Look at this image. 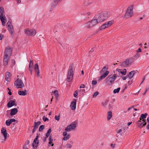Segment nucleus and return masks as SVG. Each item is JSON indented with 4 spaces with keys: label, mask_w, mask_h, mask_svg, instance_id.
<instances>
[{
    "label": "nucleus",
    "mask_w": 149,
    "mask_h": 149,
    "mask_svg": "<svg viewBox=\"0 0 149 149\" xmlns=\"http://www.w3.org/2000/svg\"><path fill=\"white\" fill-rule=\"evenodd\" d=\"M81 91L84 93H85V90L84 89H83L81 90H80L79 91Z\"/></svg>",
    "instance_id": "69168bd1"
},
{
    "label": "nucleus",
    "mask_w": 149,
    "mask_h": 149,
    "mask_svg": "<svg viewBox=\"0 0 149 149\" xmlns=\"http://www.w3.org/2000/svg\"><path fill=\"white\" fill-rule=\"evenodd\" d=\"M8 94L10 95H12V93L10 91H9L8 92Z\"/></svg>",
    "instance_id": "774afa93"
},
{
    "label": "nucleus",
    "mask_w": 149,
    "mask_h": 149,
    "mask_svg": "<svg viewBox=\"0 0 149 149\" xmlns=\"http://www.w3.org/2000/svg\"><path fill=\"white\" fill-rule=\"evenodd\" d=\"M27 92L26 90H25L24 91H19L18 92V94L20 95L25 96Z\"/></svg>",
    "instance_id": "412c9836"
},
{
    "label": "nucleus",
    "mask_w": 149,
    "mask_h": 149,
    "mask_svg": "<svg viewBox=\"0 0 149 149\" xmlns=\"http://www.w3.org/2000/svg\"><path fill=\"white\" fill-rule=\"evenodd\" d=\"M4 13V9L2 7H0V14Z\"/></svg>",
    "instance_id": "4c0bfd02"
},
{
    "label": "nucleus",
    "mask_w": 149,
    "mask_h": 149,
    "mask_svg": "<svg viewBox=\"0 0 149 149\" xmlns=\"http://www.w3.org/2000/svg\"><path fill=\"white\" fill-rule=\"evenodd\" d=\"M127 78H128V77H127V75L125 77H122V79L123 80H126Z\"/></svg>",
    "instance_id": "6e6d98bb"
},
{
    "label": "nucleus",
    "mask_w": 149,
    "mask_h": 149,
    "mask_svg": "<svg viewBox=\"0 0 149 149\" xmlns=\"http://www.w3.org/2000/svg\"><path fill=\"white\" fill-rule=\"evenodd\" d=\"M38 136L37 135L33 141L32 146L34 148H36L38 146V144L39 143V141L38 140Z\"/></svg>",
    "instance_id": "4468645a"
},
{
    "label": "nucleus",
    "mask_w": 149,
    "mask_h": 149,
    "mask_svg": "<svg viewBox=\"0 0 149 149\" xmlns=\"http://www.w3.org/2000/svg\"><path fill=\"white\" fill-rule=\"evenodd\" d=\"M6 17L4 15V13H1L0 14V19L1 18H5Z\"/></svg>",
    "instance_id": "79ce46f5"
},
{
    "label": "nucleus",
    "mask_w": 149,
    "mask_h": 149,
    "mask_svg": "<svg viewBox=\"0 0 149 149\" xmlns=\"http://www.w3.org/2000/svg\"><path fill=\"white\" fill-rule=\"evenodd\" d=\"M43 120L44 121H48L49 119L47 118L45 116H43L42 118Z\"/></svg>",
    "instance_id": "a19ab883"
},
{
    "label": "nucleus",
    "mask_w": 149,
    "mask_h": 149,
    "mask_svg": "<svg viewBox=\"0 0 149 149\" xmlns=\"http://www.w3.org/2000/svg\"><path fill=\"white\" fill-rule=\"evenodd\" d=\"M145 76H144L143 78V80H142V81L141 82L140 84H142L143 83V81H144V80L145 79Z\"/></svg>",
    "instance_id": "680f3d73"
},
{
    "label": "nucleus",
    "mask_w": 149,
    "mask_h": 149,
    "mask_svg": "<svg viewBox=\"0 0 149 149\" xmlns=\"http://www.w3.org/2000/svg\"><path fill=\"white\" fill-rule=\"evenodd\" d=\"M8 29L11 34L12 35L13 33L14 30L13 26H12V27L10 26V27H8Z\"/></svg>",
    "instance_id": "bb28decb"
},
{
    "label": "nucleus",
    "mask_w": 149,
    "mask_h": 149,
    "mask_svg": "<svg viewBox=\"0 0 149 149\" xmlns=\"http://www.w3.org/2000/svg\"><path fill=\"white\" fill-rule=\"evenodd\" d=\"M87 15H89L91 14V13L90 12H87Z\"/></svg>",
    "instance_id": "0e129e2a"
},
{
    "label": "nucleus",
    "mask_w": 149,
    "mask_h": 149,
    "mask_svg": "<svg viewBox=\"0 0 149 149\" xmlns=\"http://www.w3.org/2000/svg\"><path fill=\"white\" fill-rule=\"evenodd\" d=\"M147 121L148 123V124L147 126V128L148 129H149V116L147 118Z\"/></svg>",
    "instance_id": "09e8293b"
},
{
    "label": "nucleus",
    "mask_w": 149,
    "mask_h": 149,
    "mask_svg": "<svg viewBox=\"0 0 149 149\" xmlns=\"http://www.w3.org/2000/svg\"><path fill=\"white\" fill-rule=\"evenodd\" d=\"M24 31L26 35L29 36H34L36 33V31L33 29H24Z\"/></svg>",
    "instance_id": "1a4fd4ad"
},
{
    "label": "nucleus",
    "mask_w": 149,
    "mask_h": 149,
    "mask_svg": "<svg viewBox=\"0 0 149 149\" xmlns=\"http://www.w3.org/2000/svg\"><path fill=\"white\" fill-rule=\"evenodd\" d=\"M41 123V122L39 121L35 122L34 127L37 128L38 126Z\"/></svg>",
    "instance_id": "c756f323"
},
{
    "label": "nucleus",
    "mask_w": 149,
    "mask_h": 149,
    "mask_svg": "<svg viewBox=\"0 0 149 149\" xmlns=\"http://www.w3.org/2000/svg\"><path fill=\"white\" fill-rule=\"evenodd\" d=\"M109 16V13L104 12L96 15L94 17L98 23L102 22L107 19Z\"/></svg>",
    "instance_id": "f257e3e1"
},
{
    "label": "nucleus",
    "mask_w": 149,
    "mask_h": 149,
    "mask_svg": "<svg viewBox=\"0 0 149 149\" xmlns=\"http://www.w3.org/2000/svg\"><path fill=\"white\" fill-rule=\"evenodd\" d=\"M137 126L139 128H141L143 127V123H141L140 120H138L136 122Z\"/></svg>",
    "instance_id": "393cba45"
},
{
    "label": "nucleus",
    "mask_w": 149,
    "mask_h": 149,
    "mask_svg": "<svg viewBox=\"0 0 149 149\" xmlns=\"http://www.w3.org/2000/svg\"><path fill=\"white\" fill-rule=\"evenodd\" d=\"M34 69L37 77H40V70L38 66L37 63L35 64L34 67Z\"/></svg>",
    "instance_id": "2eb2a0df"
},
{
    "label": "nucleus",
    "mask_w": 149,
    "mask_h": 149,
    "mask_svg": "<svg viewBox=\"0 0 149 149\" xmlns=\"http://www.w3.org/2000/svg\"><path fill=\"white\" fill-rule=\"evenodd\" d=\"M134 61V58L132 57L126 59L125 61L122 63H120V66L125 67L131 65Z\"/></svg>",
    "instance_id": "0eeeda50"
},
{
    "label": "nucleus",
    "mask_w": 149,
    "mask_h": 149,
    "mask_svg": "<svg viewBox=\"0 0 149 149\" xmlns=\"http://www.w3.org/2000/svg\"><path fill=\"white\" fill-rule=\"evenodd\" d=\"M108 69V65L105 66L102 69L100 72L103 73V74H102L100 76L99 79V81H100L102 79L105 78L108 75L109 73V72L107 71Z\"/></svg>",
    "instance_id": "39448f33"
},
{
    "label": "nucleus",
    "mask_w": 149,
    "mask_h": 149,
    "mask_svg": "<svg viewBox=\"0 0 149 149\" xmlns=\"http://www.w3.org/2000/svg\"><path fill=\"white\" fill-rule=\"evenodd\" d=\"M97 83V81L96 80H93L92 81V84L93 85H95Z\"/></svg>",
    "instance_id": "8fccbe9b"
},
{
    "label": "nucleus",
    "mask_w": 149,
    "mask_h": 149,
    "mask_svg": "<svg viewBox=\"0 0 149 149\" xmlns=\"http://www.w3.org/2000/svg\"><path fill=\"white\" fill-rule=\"evenodd\" d=\"M70 107L71 109L72 110H74L76 108V102H71L70 105Z\"/></svg>",
    "instance_id": "4be33fe9"
},
{
    "label": "nucleus",
    "mask_w": 149,
    "mask_h": 149,
    "mask_svg": "<svg viewBox=\"0 0 149 149\" xmlns=\"http://www.w3.org/2000/svg\"><path fill=\"white\" fill-rule=\"evenodd\" d=\"M118 77V75L116 74L111 75L107 77L104 80V82L107 85L111 86Z\"/></svg>",
    "instance_id": "7ed1b4c3"
},
{
    "label": "nucleus",
    "mask_w": 149,
    "mask_h": 149,
    "mask_svg": "<svg viewBox=\"0 0 149 149\" xmlns=\"http://www.w3.org/2000/svg\"><path fill=\"white\" fill-rule=\"evenodd\" d=\"M141 52V48H139L138 50H137L136 52L137 53L140 52Z\"/></svg>",
    "instance_id": "13d9d810"
},
{
    "label": "nucleus",
    "mask_w": 149,
    "mask_h": 149,
    "mask_svg": "<svg viewBox=\"0 0 149 149\" xmlns=\"http://www.w3.org/2000/svg\"><path fill=\"white\" fill-rule=\"evenodd\" d=\"M1 132L3 134L4 137V140L5 141L7 137V133L6 130L4 128H2L1 129Z\"/></svg>",
    "instance_id": "f3484780"
},
{
    "label": "nucleus",
    "mask_w": 149,
    "mask_h": 149,
    "mask_svg": "<svg viewBox=\"0 0 149 149\" xmlns=\"http://www.w3.org/2000/svg\"><path fill=\"white\" fill-rule=\"evenodd\" d=\"M107 103L108 101H107L102 102V105L103 107H105L107 104Z\"/></svg>",
    "instance_id": "c9c22d12"
},
{
    "label": "nucleus",
    "mask_w": 149,
    "mask_h": 149,
    "mask_svg": "<svg viewBox=\"0 0 149 149\" xmlns=\"http://www.w3.org/2000/svg\"><path fill=\"white\" fill-rule=\"evenodd\" d=\"M107 120H109L112 117V112L111 111H108L107 113Z\"/></svg>",
    "instance_id": "b1692460"
},
{
    "label": "nucleus",
    "mask_w": 149,
    "mask_h": 149,
    "mask_svg": "<svg viewBox=\"0 0 149 149\" xmlns=\"http://www.w3.org/2000/svg\"><path fill=\"white\" fill-rule=\"evenodd\" d=\"M54 94L55 96L57 98L58 97V91L57 90H56L54 91Z\"/></svg>",
    "instance_id": "f704fd0d"
},
{
    "label": "nucleus",
    "mask_w": 149,
    "mask_h": 149,
    "mask_svg": "<svg viewBox=\"0 0 149 149\" xmlns=\"http://www.w3.org/2000/svg\"><path fill=\"white\" fill-rule=\"evenodd\" d=\"M85 87V85L84 84H81L79 87L80 88H84Z\"/></svg>",
    "instance_id": "5fc2aeb1"
},
{
    "label": "nucleus",
    "mask_w": 149,
    "mask_h": 149,
    "mask_svg": "<svg viewBox=\"0 0 149 149\" xmlns=\"http://www.w3.org/2000/svg\"><path fill=\"white\" fill-rule=\"evenodd\" d=\"M147 115V114L146 113H145L144 114H141V115L140 117L142 119H145L146 118Z\"/></svg>",
    "instance_id": "2f4dec72"
},
{
    "label": "nucleus",
    "mask_w": 149,
    "mask_h": 149,
    "mask_svg": "<svg viewBox=\"0 0 149 149\" xmlns=\"http://www.w3.org/2000/svg\"><path fill=\"white\" fill-rule=\"evenodd\" d=\"M52 130L51 128H49L46 134V138H47L49 135L51 133Z\"/></svg>",
    "instance_id": "7c9ffc66"
},
{
    "label": "nucleus",
    "mask_w": 149,
    "mask_h": 149,
    "mask_svg": "<svg viewBox=\"0 0 149 149\" xmlns=\"http://www.w3.org/2000/svg\"><path fill=\"white\" fill-rule=\"evenodd\" d=\"M1 22L2 24L3 25L5 26V25L6 22V18H3L0 19Z\"/></svg>",
    "instance_id": "c85d7f7f"
},
{
    "label": "nucleus",
    "mask_w": 149,
    "mask_h": 149,
    "mask_svg": "<svg viewBox=\"0 0 149 149\" xmlns=\"http://www.w3.org/2000/svg\"><path fill=\"white\" fill-rule=\"evenodd\" d=\"M7 26L8 27H10V26L12 27V26L11 25V23L10 22H8L7 23Z\"/></svg>",
    "instance_id": "37998d69"
},
{
    "label": "nucleus",
    "mask_w": 149,
    "mask_h": 149,
    "mask_svg": "<svg viewBox=\"0 0 149 149\" xmlns=\"http://www.w3.org/2000/svg\"><path fill=\"white\" fill-rule=\"evenodd\" d=\"M12 53V50L10 48L8 47L6 48L4 52V56L3 59V63L4 65H6L8 60Z\"/></svg>",
    "instance_id": "f03ea898"
},
{
    "label": "nucleus",
    "mask_w": 149,
    "mask_h": 149,
    "mask_svg": "<svg viewBox=\"0 0 149 149\" xmlns=\"http://www.w3.org/2000/svg\"><path fill=\"white\" fill-rule=\"evenodd\" d=\"M146 125V122H144V123H143V126H144L145 125Z\"/></svg>",
    "instance_id": "338daca9"
},
{
    "label": "nucleus",
    "mask_w": 149,
    "mask_h": 149,
    "mask_svg": "<svg viewBox=\"0 0 149 149\" xmlns=\"http://www.w3.org/2000/svg\"><path fill=\"white\" fill-rule=\"evenodd\" d=\"M119 72L123 75H125L126 73V70L125 69H124L123 71H120Z\"/></svg>",
    "instance_id": "72a5a7b5"
},
{
    "label": "nucleus",
    "mask_w": 149,
    "mask_h": 149,
    "mask_svg": "<svg viewBox=\"0 0 149 149\" xmlns=\"http://www.w3.org/2000/svg\"><path fill=\"white\" fill-rule=\"evenodd\" d=\"M99 94V92H98V91H97L95 93L93 96V97H95L97 96L98 94Z\"/></svg>",
    "instance_id": "de8ad7c7"
},
{
    "label": "nucleus",
    "mask_w": 149,
    "mask_h": 149,
    "mask_svg": "<svg viewBox=\"0 0 149 149\" xmlns=\"http://www.w3.org/2000/svg\"><path fill=\"white\" fill-rule=\"evenodd\" d=\"M60 115H59L58 116H55V119L57 121H58L60 119Z\"/></svg>",
    "instance_id": "a18cd8bd"
},
{
    "label": "nucleus",
    "mask_w": 149,
    "mask_h": 149,
    "mask_svg": "<svg viewBox=\"0 0 149 149\" xmlns=\"http://www.w3.org/2000/svg\"><path fill=\"white\" fill-rule=\"evenodd\" d=\"M6 125L7 126H9L11 123L10 120H7L6 121Z\"/></svg>",
    "instance_id": "ea45409f"
},
{
    "label": "nucleus",
    "mask_w": 149,
    "mask_h": 149,
    "mask_svg": "<svg viewBox=\"0 0 149 149\" xmlns=\"http://www.w3.org/2000/svg\"><path fill=\"white\" fill-rule=\"evenodd\" d=\"M133 6L131 5L129 7L127 10L125 17L126 18H128L132 17L133 15Z\"/></svg>",
    "instance_id": "6e6552de"
},
{
    "label": "nucleus",
    "mask_w": 149,
    "mask_h": 149,
    "mask_svg": "<svg viewBox=\"0 0 149 149\" xmlns=\"http://www.w3.org/2000/svg\"><path fill=\"white\" fill-rule=\"evenodd\" d=\"M110 145H111V147H112L113 149H114L115 148V144L111 143V144Z\"/></svg>",
    "instance_id": "3c124183"
},
{
    "label": "nucleus",
    "mask_w": 149,
    "mask_h": 149,
    "mask_svg": "<svg viewBox=\"0 0 149 149\" xmlns=\"http://www.w3.org/2000/svg\"><path fill=\"white\" fill-rule=\"evenodd\" d=\"M125 127H122L121 129L117 130L116 132L117 135L118 134H119L120 136L122 135V134L125 132Z\"/></svg>",
    "instance_id": "dca6fc26"
},
{
    "label": "nucleus",
    "mask_w": 149,
    "mask_h": 149,
    "mask_svg": "<svg viewBox=\"0 0 149 149\" xmlns=\"http://www.w3.org/2000/svg\"><path fill=\"white\" fill-rule=\"evenodd\" d=\"M15 105V102L14 100H10L7 104V107H11Z\"/></svg>",
    "instance_id": "6ab92c4d"
},
{
    "label": "nucleus",
    "mask_w": 149,
    "mask_h": 149,
    "mask_svg": "<svg viewBox=\"0 0 149 149\" xmlns=\"http://www.w3.org/2000/svg\"><path fill=\"white\" fill-rule=\"evenodd\" d=\"M136 73V71L134 70L130 72L127 75L128 78L130 79H131Z\"/></svg>",
    "instance_id": "a211bd4d"
},
{
    "label": "nucleus",
    "mask_w": 149,
    "mask_h": 149,
    "mask_svg": "<svg viewBox=\"0 0 149 149\" xmlns=\"http://www.w3.org/2000/svg\"><path fill=\"white\" fill-rule=\"evenodd\" d=\"M140 55L139 54L136 53V55L134 56V57L136 58H138L139 57Z\"/></svg>",
    "instance_id": "49530a36"
},
{
    "label": "nucleus",
    "mask_w": 149,
    "mask_h": 149,
    "mask_svg": "<svg viewBox=\"0 0 149 149\" xmlns=\"http://www.w3.org/2000/svg\"><path fill=\"white\" fill-rule=\"evenodd\" d=\"M3 37V35L2 34H0V40H1Z\"/></svg>",
    "instance_id": "052dcab7"
},
{
    "label": "nucleus",
    "mask_w": 149,
    "mask_h": 149,
    "mask_svg": "<svg viewBox=\"0 0 149 149\" xmlns=\"http://www.w3.org/2000/svg\"><path fill=\"white\" fill-rule=\"evenodd\" d=\"M14 85L15 87L18 89L22 88L24 86V84L22 81L18 78L15 81Z\"/></svg>",
    "instance_id": "9d476101"
},
{
    "label": "nucleus",
    "mask_w": 149,
    "mask_h": 149,
    "mask_svg": "<svg viewBox=\"0 0 149 149\" xmlns=\"http://www.w3.org/2000/svg\"><path fill=\"white\" fill-rule=\"evenodd\" d=\"M77 125L75 124L72 123L67 126L65 129L66 131L70 132L74 130L76 127Z\"/></svg>",
    "instance_id": "f8f14e48"
},
{
    "label": "nucleus",
    "mask_w": 149,
    "mask_h": 149,
    "mask_svg": "<svg viewBox=\"0 0 149 149\" xmlns=\"http://www.w3.org/2000/svg\"><path fill=\"white\" fill-rule=\"evenodd\" d=\"M17 109L16 108H15L11 110L10 114L11 116L15 115L17 112Z\"/></svg>",
    "instance_id": "aec40b11"
},
{
    "label": "nucleus",
    "mask_w": 149,
    "mask_h": 149,
    "mask_svg": "<svg viewBox=\"0 0 149 149\" xmlns=\"http://www.w3.org/2000/svg\"><path fill=\"white\" fill-rule=\"evenodd\" d=\"M33 65V61L32 60H30V63L29 65V68L30 71H31V74H32V70L31 68Z\"/></svg>",
    "instance_id": "cd10ccee"
},
{
    "label": "nucleus",
    "mask_w": 149,
    "mask_h": 149,
    "mask_svg": "<svg viewBox=\"0 0 149 149\" xmlns=\"http://www.w3.org/2000/svg\"><path fill=\"white\" fill-rule=\"evenodd\" d=\"M79 92V90H78L75 91L76 93L74 94V97H76L77 95V93L78 92Z\"/></svg>",
    "instance_id": "c03bdc74"
},
{
    "label": "nucleus",
    "mask_w": 149,
    "mask_h": 149,
    "mask_svg": "<svg viewBox=\"0 0 149 149\" xmlns=\"http://www.w3.org/2000/svg\"><path fill=\"white\" fill-rule=\"evenodd\" d=\"M10 75L9 72H7L6 73L5 76V79L6 80L9 81L10 79Z\"/></svg>",
    "instance_id": "5701e85b"
},
{
    "label": "nucleus",
    "mask_w": 149,
    "mask_h": 149,
    "mask_svg": "<svg viewBox=\"0 0 149 149\" xmlns=\"http://www.w3.org/2000/svg\"><path fill=\"white\" fill-rule=\"evenodd\" d=\"M66 146L67 148H71L72 147V145L68 143H67L66 144Z\"/></svg>",
    "instance_id": "58836bf2"
},
{
    "label": "nucleus",
    "mask_w": 149,
    "mask_h": 149,
    "mask_svg": "<svg viewBox=\"0 0 149 149\" xmlns=\"http://www.w3.org/2000/svg\"><path fill=\"white\" fill-rule=\"evenodd\" d=\"M45 127V126L44 125H40L39 129V131H41L42 130L44 129Z\"/></svg>",
    "instance_id": "e433bc0d"
},
{
    "label": "nucleus",
    "mask_w": 149,
    "mask_h": 149,
    "mask_svg": "<svg viewBox=\"0 0 149 149\" xmlns=\"http://www.w3.org/2000/svg\"><path fill=\"white\" fill-rule=\"evenodd\" d=\"M132 122H129L128 123H127V125L128 126H130V125H131L132 124Z\"/></svg>",
    "instance_id": "e2e57ef3"
},
{
    "label": "nucleus",
    "mask_w": 149,
    "mask_h": 149,
    "mask_svg": "<svg viewBox=\"0 0 149 149\" xmlns=\"http://www.w3.org/2000/svg\"><path fill=\"white\" fill-rule=\"evenodd\" d=\"M120 89V88L118 87L117 89H115L113 91V93H118L119 92Z\"/></svg>",
    "instance_id": "473e14b6"
},
{
    "label": "nucleus",
    "mask_w": 149,
    "mask_h": 149,
    "mask_svg": "<svg viewBox=\"0 0 149 149\" xmlns=\"http://www.w3.org/2000/svg\"><path fill=\"white\" fill-rule=\"evenodd\" d=\"M67 131H64L63 133V136L62 139V140L66 141L68 140L70 137V135L68 134Z\"/></svg>",
    "instance_id": "ddd939ff"
},
{
    "label": "nucleus",
    "mask_w": 149,
    "mask_h": 149,
    "mask_svg": "<svg viewBox=\"0 0 149 149\" xmlns=\"http://www.w3.org/2000/svg\"><path fill=\"white\" fill-rule=\"evenodd\" d=\"M98 24L97 20L94 17L91 20L88 21L85 25L87 28L90 29L94 27Z\"/></svg>",
    "instance_id": "423d86ee"
},
{
    "label": "nucleus",
    "mask_w": 149,
    "mask_h": 149,
    "mask_svg": "<svg viewBox=\"0 0 149 149\" xmlns=\"http://www.w3.org/2000/svg\"><path fill=\"white\" fill-rule=\"evenodd\" d=\"M114 22V21L113 20L107 22L100 27V29L102 30L108 28L111 26L113 24Z\"/></svg>",
    "instance_id": "9b49d317"
},
{
    "label": "nucleus",
    "mask_w": 149,
    "mask_h": 149,
    "mask_svg": "<svg viewBox=\"0 0 149 149\" xmlns=\"http://www.w3.org/2000/svg\"><path fill=\"white\" fill-rule=\"evenodd\" d=\"M53 139H52L51 136H50L49 138V143H48V146H50V144L51 145V146H54V144L52 143V142H53Z\"/></svg>",
    "instance_id": "a878e982"
},
{
    "label": "nucleus",
    "mask_w": 149,
    "mask_h": 149,
    "mask_svg": "<svg viewBox=\"0 0 149 149\" xmlns=\"http://www.w3.org/2000/svg\"><path fill=\"white\" fill-rule=\"evenodd\" d=\"M37 129V128L35 127H34V128L32 130V132L33 133L34 132H35V131H36V130Z\"/></svg>",
    "instance_id": "bf43d9fd"
},
{
    "label": "nucleus",
    "mask_w": 149,
    "mask_h": 149,
    "mask_svg": "<svg viewBox=\"0 0 149 149\" xmlns=\"http://www.w3.org/2000/svg\"><path fill=\"white\" fill-rule=\"evenodd\" d=\"M11 123H12L13 122H15L16 121V120L14 119H11L10 120H9Z\"/></svg>",
    "instance_id": "603ef678"
},
{
    "label": "nucleus",
    "mask_w": 149,
    "mask_h": 149,
    "mask_svg": "<svg viewBox=\"0 0 149 149\" xmlns=\"http://www.w3.org/2000/svg\"><path fill=\"white\" fill-rule=\"evenodd\" d=\"M11 62L12 63V64L13 65L15 64V62L14 60L13 59L11 60Z\"/></svg>",
    "instance_id": "864d4df0"
},
{
    "label": "nucleus",
    "mask_w": 149,
    "mask_h": 149,
    "mask_svg": "<svg viewBox=\"0 0 149 149\" xmlns=\"http://www.w3.org/2000/svg\"><path fill=\"white\" fill-rule=\"evenodd\" d=\"M74 65L72 64L69 66V69L68 72V74L66 79L67 81L68 82L72 81L74 75Z\"/></svg>",
    "instance_id": "20e7f679"
},
{
    "label": "nucleus",
    "mask_w": 149,
    "mask_h": 149,
    "mask_svg": "<svg viewBox=\"0 0 149 149\" xmlns=\"http://www.w3.org/2000/svg\"><path fill=\"white\" fill-rule=\"evenodd\" d=\"M23 149H28V148L27 147L26 145L25 144L23 146Z\"/></svg>",
    "instance_id": "4d7b16f0"
}]
</instances>
